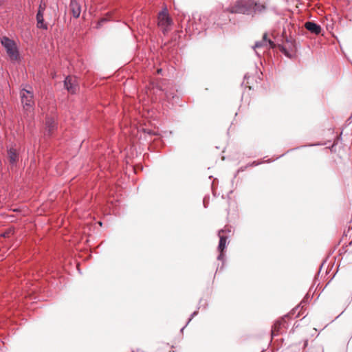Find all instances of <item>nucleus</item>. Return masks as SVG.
Returning <instances> with one entry per match:
<instances>
[{"mask_svg": "<svg viewBox=\"0 0 352 352\" xmlns=\"http://www.w3.org/2000/svg\"><path fill=\"white\" fill-rule=\"evenodd\" d=\"M266 8L265 4L253 0H238L226 10L232 14H243L253 16L255 14L264 12Z\"/></svg>", "mask_w": 352, "mask_h": 352, "instance_id": "obj_1", "label": "nucleus"}, {"mask_svg": "<svg viewBox=\"0 0 352 352\" xmlns=\"http://www.w3.org/2000/svg\"><path fill=\"white\" fill-rule=\"evenodd\" d=\"M1 45L6 49V53L12 60H18L19 57V50L15 42L7 36L1 38Z\"/></svg>", "mask_w": 352, "mask_h": 352, "instance_id": "obj_2", "label": "nucleus"}, {"mask_svg": "<svg viewBox=\"0 0 352 352\" xmlns=\"http://www.w3.org/2000/svg\"><path fill=\"white\" fill-rule=\"evenodd\" d=\"M20 96L23 108L26 111H30L34 105V94L32 87H30L29 89H22L20 92Z\"/></svg>", "mask_w": 352, "mask_h": 352, "instance_id": "obj_3", "label": "nucleus"}, {"mask_svg": "<svg viewBox=\"0 0 352 352\" xmlns=\"http://www.w3.org/2000/svg\"><path fill=\"white\" fill-rule=\"evenodd\" d=\"M275 47V44L274 42L270 39H267V34H264L263 36L262 40L259 41H256L253 46V48L255 50L256 54L257 56H260V53L258 51L259 49H263L269 50V49H273Z\"/></svg>", "mask_w": 352, "mask_h": 352, "instance_id": "obj_4", "label": "nucleus"}, {"mask_svg": "<svg viewBox=\"0 0 352 352\" xmlns=\"http://www.w3.org/2000/svg\"><path fill=\"white\" fill-rule=\"evenodd\" d=\"M45 7H46L45 3L41 1V3L38 6V10L36 16V22H37V24H36L37 28L43 29V30L47 29V25L45 23H44V19H43L44 11L45 10Z\"/></svg>", "mask_w": 352, "mask_h": 352, "instance_id": "obj_5", "label": "nucleus"}, {"mask_svg": "<svg viewBox=\"0 0 352 352\" xmlns=\"http://www.w3.org/2000/svg\"><path fill=\"white\" fill-rule=\"evenodd\" d=\"M171 22L172 21L168 14L166 8L163 9L158 14V25L163 29L164 32V28L170 25Z\"/></svg>", "mask_w": 352, "mask_h": 352, "instance_id": "obj_6", "label": "nucleus"}, {"mask_svg": "<svg viewBox=\"0 0 352 352\" xmlns=\"http://www.w3.org/2000/svg\"><path fill=\"white\" fill-rule=\"evenodd\" d=\"M8 160L10 164L12 166H15L19 160V153L17 150L13 147H11L7 151Z\"/></svg>", "mask_w": 352, "mask_h": 352, "instance_id": "obj_7", "label": "nucleus"}, {"mask_svg": "<svg viewBox=\"0 0 352 352\" xmlns=\"http://www.w3.org/2000/svg\"><path fill=\"white\" fill-rule=\"evenodd\" d=\"M226 232H230V230L229 229H227L226 228H225L223 229L220 230L218 232V236L219 237V243L218 245V250L219 252H223V250L226 248V242H227L228 236L222 234L223 233H224Z\"/></svg>", "mask_w": 352, "mask_h": 352, "instance_id": "obj_8", "label": "nucleus"}, {"mask_svg": "<svg viewBox=\"0 0 352 352\" xmlns=\"http://www.w3.org/2000/svg\"><path fill=\"white\" fill-rule=\"evenodd\" d=\"M69 8L72 16L74 18H78L81 13V6L77 0H71Z\"/></svg>", "mask_w": 352, "mask_h": 352, "instance_id": "obj_9", "label": "nucleus"}, {"mask_svg": "<svg viewBox=\"0 0 352 352\" xmlns=\"http://www.w3.org/2000/svg\"><path fill=\"white\" fill-rule=\"evenodd\" d=\"M305 28L311 33L319 34L321 32V27L313 21H307L305 23Z\"/></svg>", "mask_w": 352, "mask_h": 352, "instance_id": "obj_10", "label": "nucleus"}, {"mask_svg": "<svg viewBox=\"0 0 352 352\" xmlns=\"http://www.w3.org/2000/svg\"><path fill=\"white\" fill-rule=\"evenodd\" d=\"M64 86L65 89L71 94H74L76 91L77 87L74 83L72 78L67 76L64 80Z\"/></svg>", "mask_w": 352, "mask_h": 352, "instance_id": "obj_11", "label": "nucleus"}, {"mask_svg": "<svg viewBox=\"0 0 352 352\" xmlns=\"http://www.w3.org/2000/svg\"><path fill=\"white\" fill-rule=\"evenodd\" d=\"M46 130L47 135H51L54 130L56 128V122L52 118H47L45 121Z\"/></svg>", "mask_w": 352, "mask_h": 352, "instance_id": "obj_12", "label": "nucleus"}, {"mask_svg": "<svg viewBox=\"0 0 352 352\" xmlns=\"http://www.w3.org/2000/svg\"><path fill=\"white\" fill-rule=\"evenodd\" d=\"M224 258V254L223 252H220L219 256H217V259L219 261H223Z\"/></svg>", "mask_w": 352, "mask_h": 352, "instance_id": "obj_13", "label": "nucleus"}, {"mask_svg": "<svg viewBox=\"0 0 352 352\" xmlns=\"http://www.w3.org/2000/svg\"><path fill=\"white\" fill-rule=\"evenodd\" d=\"M281 51L285 54V56L290 57L289 52L286 50V49L285 47H283L281 48Z\"/></svg>", "mask_w": 352, "mask_h": 352, "instance_id": "obj_14", "label": "nucleus"}, {"mask_svg": "<svg viewBox=\"0 0 352 352\" xmlns=\"http://www.w3.org/2000/svg\"><path fill=\"white\" fill-rule=\"evenodd\" d=\"M197 313H198V311H195L191 314L190 318L188 319V321L187 324L190 322V321L192 320V318L194 316H195L197 314Z\"/></svg>", "mask_w": 352, "mask_h": 352, "instance_id": "obj_15", "label": "nucleus"}, {"mask_svg": "<svg viewBox=\"0 0 352 352\" xmlns=\"http://www.w3.org/2000/svg\"><path fill=\"white\" fill-rule=\"evenodd\" d=\"M8 233H4V234H3V236H8Z\"/></svg>", "mask_w": 352, "mask_h": 352, "instance_id": "obj_16", "label": "nucleus"}, {"mask_svg": "<svg viewBox=\"0 0 352 352\" xmlns=\"http://www.w3.org/2000/svg\"><path fill=\"white\" fill-rule=\"evenodd\" d=\"M278 324V325H280V323L275 324V327H276Z\"/></svg>", "mask_w": 352, "mask_h": 352, "instance_id": "obj_17", "label": "nucleus"}, {"mask_svg": "<svg viewBox=\"0 0 352 352\" xmlns=\"http://www.w3.org/2000/svg\"><path fill=\"white\" fill-rule=\"evenodd\" d=\"M161 71H162V69H158V70H157V72H158V73H160Z\"/></svg>", "mask_w": 352, "mask_h": 352, "instance_id": "obj_18", "label": "nucleus"}]
</instances>
